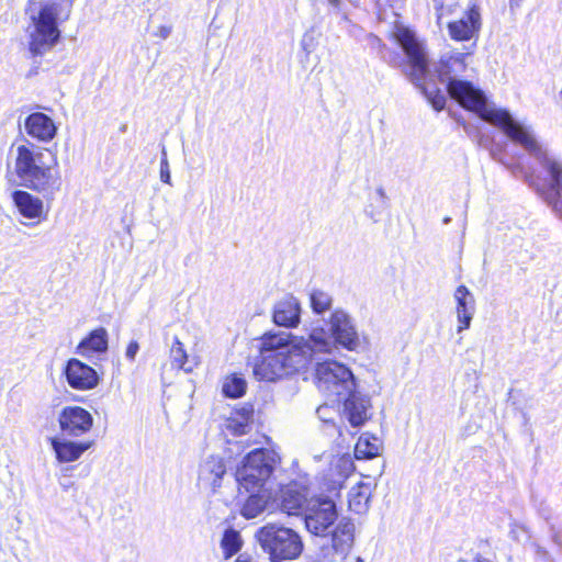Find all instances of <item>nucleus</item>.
I'll list each match as a JSON object with an SVG mask.
<instances>
[{
	"label": "nucleus",
	"instance_id": "nucleus-4",
	"mask_svg": "<svg viewBox=\"0 0 562 562\" xmlns=\"http://www.w3.org/2000/svg\"><path fill=\"white\" fill-rule=\"evenodd\" d=\"M338 509L330 496L310 498L304 513L306 530L316 537L330 539L333 555L345 560L355 541V524L348 517L338 520Z\"/></svg>",
	"mask_w": 562,
	"mask_h": 562
},
{
	"label": "nucleus",
	"instance_id": "nucleus-16",
	"mask_svg": "<svg viewBox=\"0 0 562 562\" xmlns=\"http://www.w3.org/2000/svg\"><path fill=\"white\" fill-rule=\"evenodd\" d=\"M301 303L292 294L284 295L273 306L272 321L277 326L293 328L301 322Z\"/></svg>",
	"mask_w": 562,
	"mask_h": 562
},
{
	"label": "nucleus",
	"instance_id": "nucleus-44",
	"mask_svg": "<svg viewBox=\"0 0 562 562\" xmlns=\"http://www.w3.org/2000/svg\"><path fill=\"white\" fill-rule=\"evenodd\" d=\"M328 2H329L333 7L337 8V7L339 5V3H340V0H328Z\"/></svg>",
	"mask_w": 562,
	"mask_h": 562
},
{
	"label": "nucleus",
	"instance_id": "nucleus-40",
	"mask_svg": "<svg viewBox=\"0 0 562 562\" xmlns=\"http://www.w3.org/2000/svg\"><path fill=\"white\" fill-rule=\"evenodd\" d=\"M235 562H257L246 554H240Z\"/></svg>",
	"mask_w": 562,
	"mask_h": 562
},
{
	"label": "nucleus",
	"instance_id": "nucleus-10",
	"mask_svg": "<svg viewBox=\"0 0 562 562\" xmlns=\"http://www.w3.org/2000/svg\"><path fill=\"white\" fill-rule=\"evenodd\" d=\"M315 379L318 390L327 396H336V400L357 386L351 370L335 360L316 362Z\"/></svg>",
	"mask_w": 562,
	"mask_h": 562
},
{
	"label": "nucleus",
	"instance_id": "nucleus-32",
	"mask_svg": "<svg viewBox=\"0 0 562 562\" xmlns=\"http://www.w3.org/2000/svg\"><path fill=\"white\" fill-rule=\"evenodd\" d=\"M160 180L164 183H168V184L171 183V173H170V168H169V164L167 160V154H166L165 147L162 148V157L160 160Z\"/></svg>",
	"mask_w": 562,
	"mask_h": 562
},
{
	"label": "nucleus",
	"instance_id": "nucleus-22",
	"mask_svg": "<svg viewBox=\"0 0 562 562\" xmlns=\"http://www.w3.org/2000/svg\"><path fill=\"white\" fill-rule=\"evenodd\" d=\"M108 349V333L103 327L95 328L77 346V352L85 357L104 352Z\"/></svg>",
	"mask_w": 562,
	"mask_h": 562
},
{
	"label": "nucleus",
	"instance_id": "nucleus-47",
	"mask_svg": "<svg viewBox=\"0 0 562 562\" xmlns=\"http://www.w3.org/2000/svg\"><path fill=\"white\" fill-rule=\"evenodd\" d=\"M450 222H451V217L446 216V217L443 218V224H446V225H447V224H449Z\"/></svg>",
	"mask_w": 562,
	"mask_h": 562
},
{
	"label": "nucleus",
	"instance_id": "nucleus-24",
	"mask_svg": "<svg viewBox=\"0 0 562 562\" xmlns=\"http://www.w3.org/2000/svg\"><path fill=\"white\" fill-rule=\"evenodd\" d=\"M247 381L241 373L227 374L222 382V394L227 398H239L246 394Z\"/></svg>",
	"mask_w": 562,
	"mask_h": 562
},
{
	"label": "nucleus",
	"instance_id": "nucleus-43",
	"mask_svg": "<svg viewBox=\"0 0 562 562\" xmlns=\"http://www.w3.org/2000/svg\"><path fill=\"white\" fill-rule=\"evenodd\" d=\"M474 562H492L490 559L482 558V557H475L473 559Z\"/></svg>",
	"mask_w": 562,
	"mask_h": 562
},
{
	"label": "nucleus",
	"instance_id": "nucleus-13",
	"mask_svg": "<svg viewBox=\"0 0 562 562\" xmlns=\"http://www.w3.org/2000/svg\"><path fill=\"white\" fill-rule=\"evenodd\" d=\"M310 490L303 482L291 481L282 486L279 493L280 508L288 515H299L305 513Z\"/></svg>",
	"mask_w": 562,
	"mask_h": 562
},
{
	"label": "nucleus",
	"instance_id": "nucleus-33",
	"mask_svg": "<svg viewBox=\"0 0 562 562\" xmlns=\"http://www.w3.org/2000/svg\"><path fill=\"white\" fill-rule=\"evenodd\" d=\"M247 422L240 420L238 418H231L228 419L227 428L232 429L235 434H246L248 428Z\"/></svg>",
	"mask_w": 562,
	"mask_h": 562
},
{
	"label": "nucleus",
	"instance_id": "nucleus-5",
	"mask_svg": "<svg viewBox=\"0 0 562 562\" xmlns=\"http://www.w3.org/2000/svg\"><path fill=\"white\" fill-rule=\"evenodd\" d=\"M470 55L471 53L457 50L442 54L436 66V72L440 82L446 85L450 98L484 121L499 109L492 108L485 93L470 80L461 79L462 74L467 70V58Z\"/></svg>",
	"mask_w": 562,
	"mask_h": 562
},
{
	"label": "nucleus",
	"instance_id": "nucleus-45",
	"mask_svg": "<svg viewBox=\"0 0 562 562\" xmlns=\"http://www.w3.org/2000/svg\"><path fill=\"white\" fill-rule=\"evenodd\" d=\"M327 409H328V407H327V406L319 407V408L317 409V413H318V415H319V416H322V414H323V413H325Z\"/></svg>",
	"mask_w": 562,
	"mask_h": 562
},
{
	"label": "nucleus",
	"instance_id": "nucleus-25",
	"mask_svg": "<svg viewBox=\"0 0 562 562\" xmlns=\"http://www.w3.org/2000/svg\"><path fill=\"white\" fill-rule=\"evenodd\" d=\"M370 486L364 483H359L353 486L348 494L349 507L357 514L364 513L369 507L370 502Z\"/></svg>",
	"mask_w": 562,
	"mask_h": 562
},
{
	"label": "nucleus",
	"instance_id": "nucleus-6",
	"mask_svg": "<svg viewBox=\"0 0 562 562\" xmlns=\"http://www.w3.org/2000/svg\"><path fill=\"white\" fill-rule=\"evenodd\" d=\"M57 160L54 165L43 160V151L33 144H21L16 147L14 158V173L20 184L41 193L46 202L61 188V176L57 169Z\"/></svg>",
	"mask_w": 562,
	"mask_h": 562
},
{
	"label": "nucleus",
	"instance_id": "nucleus-18",
	"mask_svg": "<svg viewBox=\"0 0 562 562\" xmlns=\"http://www.w3.org/2000/svg\"><path fill=\"white\" fill-rule=\"evenodd\" d=\"M24 126L27 135L38 142L48 143L57 133L53 119L42 112H33L27 115Z\"/></svg>",
	"mask_w": 562,
	"mask_h": 562
},
{
	"label": "nucleus",
	"instance_id": "nucleus-12",
	"mask_svg": "<svg viewBox=\"0 0 562 562\" xmlns=\"http://www.w3.org/2000/svg\"><path fill=\"white\" fill-rule=\"evenodd\" d=\"M336 401L342 403L344 416L353 428L361 427L371 417V398L358 392L357 386H353V390L346 392V395H341Z\"/></svg>",
	"mask_w": 562,
	"mask_h": 562
},
{
	"label": "nucleus",
	"instance_id": "nucleus-15",
	"mask_svg": "<svg viewBox=\"0 0 562 562\" xmlns=\"http://www.w3.org/2000/svg\"><path fill=\"white\" fill-rule=\"evenodd\" d=\"M482 26L480 7L473 3L463 18L448 23L449 35L454 41H469L479 35Z\"/></svg>",
	"mask_w": 562,
	"mask_h": 562
},
{
	"label": "nucleus",
	"instance_id": "nucleus-2",
	"mask_svg": "<svg viewBox=\"0 0 562 562\" xmlns=\"http://www.w3.org/2000/svg\"><path fill=\"white\" fill-rule=\"evenodd\" d=\"M499 128L513 143L522 147L539 165L540 170L521 164H505L516 178L529 188L562 221V160L552 155L536 137L531 126L516 120L509 111L498 110L485 120Z\"/></svg>",
	"mask_w": 562,
	"mask_h": 562
},
{
	"label": "nucleus",
	"instance_id": "nucleus-17",
	"mask_svg": "<svg viewBox=\"0 0 562 562\" xmlns=\"http://www.w3.org/2000/svg\"><path fill=\"white\" fill-rule=\"evenodd\" d=\"M456 314L458 319L457 331L469 329L476 311V302L473 293L463 284L459 285L454 293Z\"/></svg>",
	"mask_w": 562,
	"mask_h": 562
},
{
	"label": "nucleus",
	"instance_id": "nucleus-46",
	"mask_svg": "<svg viewBox=\"0 0 562 562\" xmlns=\"http://www.w3.org/2000/svg\"><path fill=\"white\" fill-rule=\"evenodd\" d=\"M442 9V3H440V5H436V11H437V16L438 19L441 18V13H439V11Z\"/></svg>",
	"mask_w": 562,
	"mask_h": 562
},
{
	"label": "nucleus",
	"instance_id": "nucleus-20",
	"mask_svg": "<svg viewBox=\"0 0 562 562\" xmlns=\"http://www.w3.org/2000/svg\"><path fill=\"white\" fill-rule=\"evenodd\" d=\"M50 445L56 454V459L61 463H69L78 460L87 450L93 445V440L87 441H70L50 438Z\"/></svg>",
	"mask_w": 562,
	"mask_h": 562
},
{
	"label": "nucleus",
	"instance_id": "nucleus-1",
	"mask_svg": "<svg viewBox=\"0 0 562 562\" xmlns=\"http://www.w3.org/2000/svg\"><path fill=\"white\" fill-rule=\"evenodd\" d=\"M336 345L347 350H356L360 345L352 319L342 310L331 313L328 331L314 328L308 339L286 333L266 335L254 366V376L266 382L283 380L305 369L316 353L330 352Z\"/></svg>",
	"mask_w": 562,
	"mask_h": 562
},
{
	"label": "nucleus",
	"instance_id": "nucleus-48",
	"mask_svg": "<svg viewBox=\"0 0 562 562\" xmlns=\"http://www.w3.org/2000/svg\"><path fill=\"white\" fill-rule=\"evenodd\" d=\"M356 562H363V560L359 557L357 558Z\"/></svg>",
	"mask_w": 562,
	"mask_h": 562
},
{
	"label": "nucleus",
	"instance_id": "nucleus-9",
	"mask_svg": "<svg viewBox=\"0 0 562 562\" xmlns=\"http://www.w3.org/2000/svg\"><path fill=\"white\" fill-rule=\"evenodd\" d=\"M276 468V457L267 449H254L237 468L235 477L246 492L256 487H268Z\"/></svg>",
	"mask_w": 562,
	"mask_h": 562
},
{
	"label": "nucleus",
	"instance_id": "nucleus-26",
	"mask_svg": "<svg viewBox=\"0 0 562 562\" xmlns=\"http://www.w3.org/2000/svg\"><path fill=\"white\" fill-rule=\"evenodd\" d=\"M380 440L376 437L363 434L355 446V458L358 460L372 459L380 454Z\"/></svg>",
	"mask_w": 562,
	"mask_h": 562
},
{
	"label": "nucleus",
	"instance_id": "nucleus-11",
	"mask_svg": "<svg viewBox=\"0 0 562 562\" xmlns=\"http://www.w3.org/2000/svg\"><path fill=\"white\" fill-rule=\"evenodd\" d=\"M60 431L69 437H80L93 427L92 415L83 407L77 405L65 406L58 416Z\"/></svg>",
	"mask_w": 562,
	"mask_h": 562
},
{
	"label": "nucleus",
	"instance_id": "nucleus-14",
	"mask_svg": "<svg viewBox=\"0 0 562 562\" xmlns=\"http://www.w3.org/2000/svg\"><path fill=\"white\" fill-rule=\"evenodd\" d=\"M64 373L67 383L74 390L88 391L99 384L97 371L76 358L67 361Z\"/></svg>",
	"mask_w": 562,
	"mask_h": 562
},
{
	"label": "nucleus",
	"instance_id": "nucleus-37",
	"mask_svg": "<svg viewBox=\"0 0 562 562\" xmlns=\"http://www.w3.org/2000/svg\"><path fill=\"white\" fill-rule=\"evenodd\" d=\"M366 215L371 218L374 223L380 221L381 211L375 210L372 205H369L364 210Z\"/></svg>",
	"mask_w": 562,
	"mask_h": 562
},
{
	"label": "nucleus",
	"instance_id": "nucleus-29",
	"mask_svg": "<svg viewBox=\"0 0 562 562\" xmlns=\"http://www.w3.org/2000/svg\"><path fill=\"white\" fill-rule=\"evenodd\" d=\"M333 305V297L329 293L319 290V289H312L310 292V306L312 311L317 314L322 315L326 311H329Z\"/></svg>",
	"mask_w": 562,
	"mask_h": 562
},
{
	"label": "nucleus",
	"instance_id": "nucleus-38",
	"mask_svg": "<svg viewBox=\"0 0 562 562\" xmlns=\"http://www.w3.org/2000/svg\"><path fill=\"white\" fill-rule=\"evenodd\" d=\"M171 32V29L166 25H161L158 27V33H154L155 35H158L161 40H166Z\"/></svg>",
	"mask_w": 562,
	"mask_h": 562
},
{
	"label": "nucleus",
	"instance_id": "nucleus-35",
	"mask_svg": "<svg viewBox=\"0 0 562 562\" xmlns=\"http://www.w3.org/2000/svg\"><path fill=\"white\" fill-rule=\"evenodd\" d=\"M138 348H139V346L136 340L131 341L126 348V357L131 360H134L136 357V353L138 351Z\"/></svg>",
	"mask_w": 562,
	"mask_h": 562
},
{
	"label": "nucleus",
	"instance_id": "nucleus-39",
	"mask_svg": "<svg viewBox=\"0 0 562 562\" xmlns=\"http://www.w3.org/2000/svg\"><path fill=\"white\" fill-rule=\"evenodd\" d=\"M553 540L555 543L562 547V531H554Z\"/></svg>",
	"mask_w": 562,
	"mask_h": 562
},
{
	"label": "nucleus",
	"instance_id": "nucleus-41",
	"mask_svg": "<svg viewBox=\"0 0 562 562\" xmlns=\"http://www.w3.org/2000/svg\"><path fill=\"white\" fill-rule=\"evenodd\" d=\"M521 2L522 0H509L510 10L514 11L515 9L519 8Z\"/></svg>",
	"mask_w": 562,
	"mask_h": 562
},
{
	"label": "nucleus",
	"instance_id": "nucleus-19",
	"mask_svg": "<svg viewBox=\"0 0 562 562\" xmlns=\"http://www.w3.org/2000/svg\"><path fill=\"white\" fill-rule=\"evenodd\" d=\"M12 200L23 217L37 221L46 217L43 201L38 196L24 190H15Z\"/></svg>",
	"mask_w": 562,
	"mask_h": 562
},
{
	"label": "nucleus",
	"instance_id": "nucleus-36",
	"mask_svg": "<svg viewBox=\"0 0 562 562\" xmlns=\"http://www.w3.org/2000/svg\"><path fill=\"white\" fill-rule=\"evenodd\" d=\"M375 192H376L378 196L381 200L380 201V207L382 210L386 209L389 206V203H387L389 199H387V195L385 193V190L382 187H379V188H376Z\"/></svg>",
	"mask_w": 562,
	"mask_h": 562
},
{
	"label": "nucleus",
	"instance_id": "nucleus-31",
	"mask_svg": "<svg viewBox=\"0 0 562 562\" xmlns=\"http://www.w3.org/2000/svg\"><path fill=\"white\" fill-rule=\"evenodd\" d=\"M480 145L487 148L490 150V154L494 160H498L503 164V160L501 158L503 151H504V145L495 144L493 142H487L484 136L480 139Z\"/></svg>",
	"mask_w": 562,
	"mask_h": 562
},
{
	"label": "nucleus",
	"instance_id": "nucleus-21",
	"mask_svg": "<svg viewBox=\"0 0 562 562\" xmlns=\"http://www.w3.org/2000/svg\"><path fill=\"white\" fill-rule=\"evenodd\" d=\"M248 493L249 495L240 513L246 519H251L266 510L268 503L272 498V492L270 487H256V490H250Z\"/></svg>",
	"mask_w": 562,
	"mask_h": 562
},
{
	"label": "nucleus",
	"instance_id": "nucleus-34",
	"mask_svg": "<svg viewBox=\"0 0 562 562\" xmlns=\"http://www.w3.org/2000/svg\"><path fill=\"white\" fill-rule=\"evenodd\" d=\"M236 418L249 423L252 419L254 407L250 404H246L235 411Z\"/></svg>",
	"mask_w": 562,
	"mask_h": 562
},
{
	"label": "nucleus",
	"instance_id": "nucleus-7",
	"mask_svg": "<svg viewBox=\"0 0 562 562\" xmlns=\"http://www.w3.org/2000/svg\"><path fill=\"white\" fill-rule=\"evenodd\" d=\"M75 0H27L26 11H35L30 16L33 31L30 33L29 50L32 56H42L50 50L60 38L58 18L61 13L68 19Z\"/></svg>",
	"mask_w": 562,
	"mask_h": 562
},
{
	"label": "nucleus",
	"instance_id": "nucleus-3",
	"mask_svg": "<svg viewBox=\"0 0 562 562\" xmlns=\"http://www.w3.org/2000/svg\"><path fill=\"white\" fill-rule=\"evenodd\" d=\"M392 38L402 49H389L381 43L379 37H374L380 46L381 58L394 68H400L409 81L422 92L436 111H441L446 105L445 93L436 83H427L430 76L429 59L423 43L416 37V34L406 26L396 24L392 32Z\"/></svg>",
	"mask_w": 562,
	"mask_h": 562
},
{
	"label": "nucleus",
	"instance_id": "nucleus-23",
	"mask_svg": "<svg viewBox=\"0 0 562 562\" xmlns=\"http://www.w3.org/2000/svg\"><path fill=\"white\" fill-rule=\"evenodd\" d=\"M225 473L226 467L223 460L211 456L200 465L199 477L204 482H209L215 488L220 486Z\"/></svg>",
	"mask_w": 562,
	"mask_h": 562
},
{
	"label": "nucleus",
	"instance_id": "nucleus-8",
	"mask_svg": "<svg viewBox=\"0 0 562 562\" xmlns=\"http://www.w3.org/2000/svg\"><path fill=\"white\" fill-rule=\"evenodd\" d=\"M255 539L270 562L293 561L304 550L300 533L281 524L269 522L258 528Z\"/></svg>",
	"mask_w": 562,
	"mask_h": 562
},
{
	"label": "nucleus",
	"instance_id": "nucleus-28",
	"mask_svg": "<svg viewBox=\"0 0 562 562\" xmlns=\"http://www.w3.org/2000/svg\"><path fill=\"white\" fill-rule=\"evenodd\" d=\"M170 358L172 360V364L182 369L187 373L191 372L195 364L193 361L189 360L187 351L183 348V344L177 336L173 337V341L170 348Z\"/></svg>",
	"mask_w": 562,
	"mask_h": 562
},
{
	"label": "nucleus",
	"instance_id": "nucleus-42",
	"mask_svg": "<svg viewBox=\"0 0 562 562\" xmlns=\"http://www.w3.org/2000/svg\"><path fill=\"white\" fill-rule=\"evenodd\" d=\"M341 488V482H334L333 488H330V492H335Z\"/></svg>",
	"mask_w": 562,
	"mask_h": 562
},
{
	"label": "nucleus",
	"instance_id": "nucleus-30",
	"mask_svg": "<svg viewBox=\"0 0 562 562\" xmlns=\"http://www.w3.org/2000/svg\"><path fill=\"white\" fill-rule=\"evenodd\" d=\"M318 36L314 27L307 30L301 40V47L305 52L306 56L312 54L318 45Z\"/></svg>",
	"mask_w": 562,
	"mask_h": 562
},
{
	"label": "nucleus",
	"instance_id": "nucleus-27",
	"mask_svg": "<svg viewBox=\"0 0 562 562\" xmlns=\"http://www.w3.org/2000/svg\"><path fill=\"white\" fill-rule=\"evenodd\" d=\"M241 546L243 540L239 531L232 527L226 528L221 540L225 559L235 555L241 549Z\"/></svg>",
	"mask_w": 562,
	"mask_h": 562
}]
</instances>
